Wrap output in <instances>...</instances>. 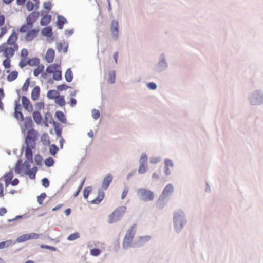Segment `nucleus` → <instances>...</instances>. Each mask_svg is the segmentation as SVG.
<instances>
[{
	"label": "nucleus",
	"mask_w": 263,
	"mask_h": 263,
	"mask_svg": "<svg viewBox=\"0 0 263 263\" xmlns=\"http://www.w3.org/2000/svg\"><path fill=\"white\" fill-rule=\"evenodd\" d=\"M128 189H125L123 192H122V196H121V198L122 199H124L126 196H127V194H128Z\"/></svg>",
	"instance_id": "69168bd1"
},
{
	"label": "nucleus",
	"mask_w": 263,
	"mask_h": 263,
	"mask_svg": "<svg viewBox=\"0 0 263 263\" xmlns=\"http://www.w3.org/2000/svg\"><path fill=\"white\" fill-rule=\"evenodd\" d=\"M56 117L58 120L62 123H65L66 122V119L64 113L61 111H57L56 112Z\"/></svg>",
	"instance_id": "7c9ffc66"
},
{
	"label": "nucleus",
	"mask_w": 263,
	"mask_h": 263,
	"mask_svg": "<svg viewBox=\"0 0 263 263\" xmlns=\"http://www.w3.org/2000/svg\"><path fill=\"white\" fill-rule=\"evenodd\" d=\"M22 101L23 107L29 112H31L33 110L32 105L30 100L25 96L22 97Z\"/></svg>",
	"instance_id": "2eb2a0df"
},
{
	"label": "nucleus",
	"mask_w": 263,
	"mask_h": 263,
	"mask_svg": "<svg viewBox=\"0 0 263 263\" xmlns=\"http://www.w3.org/2000/svg\"><path fill=\"white\" fill-rule=\"evenodd\" d=\"M151 239V237L149 236H143L140 237L137 240V243L138 246H142L144 243L148 242Z\"/></svg>",
	"instance_id": "b1692460"
},
{
	"label": "nucleus",
	"mask_w": 263,
	"mask_h": 263,
	"mask_svg": "<svg viewBox=\"0 0 263 263\" xmlns=\"http://www.w3.org/2000/svg\"><path fill=\"white\" fill-rule=\"evenodd\" d=\"M19 180L17 178H15L12 181H11L10 184L12 186H15L17 185L19 183Z\"/></svg>",
	"instance_id": "0e129e2a"
},
{
	"label": "nucleus",
	"mask_w": 263,
	"mask_h": 263,
	"mask_svg": "<svg viewBox=\"0 0 263 263\" xmlns=\"http://www.w3.org/2000/svg\"><path fill=\"white\" fill-rule=\"evenodd\" d=\"M44 9L50 10L51 7V4L50 2H45L43 4Z\"/></svg>",
	"instance_id": "4d7b16f0"
},
{
	"label": "nucleus",
	"mask_w": 263,
	"mask_h": 263,
	"mask_svg": "<svg viewBox=\"0 0 263 263\" xmlns=\"http://www.w3.org/2000/svg\"><path fill=\"white\" fill-rule=\"evenodd\" d=\"M138 194L141 199L144 201L152 200L154 198L153 192L145 189H139L138 190Z\"/></svg>",
	"instance_id": "1a4fd4ad"
},
{
	"label": "nucleus",
	"mask_w": 263,
	"mask_h": 263,
	"mask_svg": "<svg viewBox=\"0 0 263 263\" xmlns=\"http://www.w3.org/2000/svg\"><path fill=\"white\" fill-rule=\"evenodd\" d=\"M44 163L47 166L50 167L54 164V161L53 159L50 157L45 159Z\"/></svg>",
	"instance_id": "4c0bfd02"
},
{
	"label": "nucleus",
	"mask_w": 263,
	"mask_h": 263,
	"mask_svg": "<svg viewBox=\"0 0 263 263\" xmlns=\"http://www.w3.org/2000/svg\"><path fill=\"white\" fill-rule=\"evenodd\" d=\"M61 68V67L60 64H51L47 67L46 71L42 73V77L45 79H46L48 78V73L52 74Z\"/></svg>",
	"instance_id": "6e6552de"
},
{
	"label": "nucleus",
	"mask_w": 263,
	"mask_h": 263,
	"mask_svg": "<svg viewBox=\"0 0 263 263\" xmlns=\"http://www.w3.org/2000/svg\"><path fill=\"white\" fill-rule=\"evenodd\" d=\"M0 37H2L7 32V29L6 27H2L0 28Z\"/></svg>",
	"instance_id": "680f3d73"
},
{
	"label": "nucleus",
	"mask_w": 263,
	"mask_h": 263,
	"mask_svg": "<svg viewBox=\"0 0 263 263\" xmlns=\"http://www.w3.org/2000/svg\"><path fill=\"white\" fill-rule=\"evenodd\" d=\"M146 164H140V166L138 170V172L140 174H143L145 173L146 171Z\"/></svg>",
	"instance_id": "de8ad7c7"
},
{
	"label": "nucleus",
	"mask_w": 263,
	"mask_h": 263,
	"mask_svg": "<svg viewBox=\"0 0 263 263\" xmlns=\"http://www.w3.org/2000/svg\"><path fill=\"white\" fill-rule=\"evenodd\" d=\"M147 157L145 154H142L140 158L139 162L140 164H147Z\"/></svg>",
	"instance_id": "37998d69"
},
{
	"label": "nucleus",
	"mask_w": 263,
	"mask_h": 263,
	"mask_svg": "<svg viewBox=\"0 0 263 263\" xmlns=\"http://www.w3.org/2000/svg\"><path fill=\"white\" fill-rule=\"evenodd\" d=\"M55 102L60 106H63L66 104L64 96L60 95L55 98Z\"/></svg>",
	"instance_id": "2f4dec72"
},
{
	"label": "nucleus",
	"mask_w": 263,
	"mask_h": 263,
	"mask_svg": "<svg viewBox=\"0 0 263 263\" xmlns=\"http://www.w3.org/2000/svg\"><path fill=\"white\" fill-rule=\"evenodd\" d=\"M10 58H6L3 62V65L6 69H9L11 66V60H10Z\"/></svg>",
	"instance_id": "a19ab883"
},
{
	"label": "nucleus",
	"mask_w": 263,
	"mask_h": 263,
	"mask_svg": "<svg viewBox=\"0 0 263 263\" xmlns=\"http://www.w3.org/2000/svg\"><path fill=\"white\" fill-rule=\"evenodd\" d=\"M91 191L90 187H86L83 192V195L85 199H87Z\"/></svg>",
	"instance_id": "8fccbe9b"
},
{
	"label": "nucleus",
	"mask_w": 263,
	"mask_h": 263,
	"mask_svg": "<svg viewBox=\"0 0 263 263\" xmlns=\"http://www.w3.org/2000/svg\"><path fill=\"white\" fill-rule=\"evenodd\" d=\"M28 65V60L27 58H22L19 63V66L21 68H23Z\"/></svg>",
	"instance_id": "49530a36"
},
{
	"label": "nucleus",
	"mask_w": 263,
	"mask_h": 263,
	"mask_svg": "<svg viewBox=\"0 0 263 263\" xmlns=\"http://www.w3.org/2000/svg\"><path fill=\"white\" fill-rule=\"evenodd\" d=\"M68 47V44L65 42H57L56 44V48L59 52H66Z\"/></svg>",
	"instance_id": "6ab92c4d"
},
{
	"label": "nucleus",
	"mask_w": 263,
	"mask_h": 263,
	"mask_svg": "<svg viewBox=\"0 0 263 263\" xmlns=\"http://www.w3.org/2000/svg\"><path fill=\"white\" fill-rule=\"evenodd\" d=\"M44 69V66L43 64L37 65V67L34 70L33 74L37 77L40 74L43 73V71Z\"/></svg>",
	"instance_id": "473e14b6"
},
{
	"label": "nucleus",
	"mask_w": 263,
	"mask_h": 263,
	"mask_svg": "<svg viewBox=\"0 0 263 263\" xmlns=\"http://www.w3.org/2000/svg\"><path fill=\"white\" fill-rule=\"evenodd\" d=\"M92 116L95 120L98 119L100 117V112L97 109H93L92 110Z\"/></svg>",
	"instance_id": "09e8293b"
},
{
	"label": "nucleus",
	"mask_w": 263,
	"mask_h": 263,
	"mask_svg": "<svg viewBox=\"0 0 263 263\" xmlns=\"http://www.w3.org/2000/svg\"><path fill=\"white\" fill-rule=\"evenodd\" d=\"M51 17L50 15H45L41 20L40 23L41 25L46 26L48 25L51 21Z\"/></svg>",
	"instance_id": "f704fd0d"
},
{
	"label": "nucleus",
	"mask_w": 263,
	"mask_h": 263,
	"mask_svg": "<svg viewBox=\"0 0 263 263\" xmlns=\"http://www.w3.org/2000/svg\"><path fill=\"white\" fill-rule=\"evenodd\" d=\"M115 71H112L109 73V78L108 82L112 84L115 82Z\"/></svg>",
	"instance_id": "c03bdc74"
},
{
	"label": "nucleus",
	"mask_w": 263,
	"mask_h": 263,
	"mask_svg": "<svg viewBox=\"0 0 263 263\" xmlns=\"http://www.w3.org/2000/svg\"><path fill=\"white\" fill-rule=\"evenodd\" d=\"M110 30L115 39H117L119 33L118 22L116 20H112L110 26Z\"/></svg>",
	"instance_id": "ddd939ff"
},
{
	"label": "nucleus",
	"mask_w": 263,
	"mask_h": 263,
	"mask_svg": "<svg viewBox=\"0 0 263 263\" xmlns=\"http://www.w3.org/2000/svg\"><path fill=\"white\" fill-rule=\"evenodd\" d=\"M52 76L53 79L55 81L61 80L62 78L61 68L52 73Z\"/></svg>",
	"instance_id": "e433bc0d"
},
{
	"label": "nucleus",
	"mask_w": 263,
	"mask_h": 263,
	"mask_svg": "<svg viewBox=\"0 0 263 263\" xmlns=\"http://www.w3.org/2000/svg\"><path fill=\"white\" fill-rule=\"evenodd\" d=\"M14 117L17 120L20 119L21 121L24 120V116L21 112V105L20 104H16L14 108Z\"/></svg>",
	"instance_id": "f3484780"
},
{
	"label": "nucleus",
	"mask_w": 263,
	"mask_h": 263,
	"mask_svg": "<svg viewBox=\"0 0 263 263\" xmlns=\"http://www.w3.org/2000/svg\"><path fill=\"white\" fill-rule=\"evenodd\" d=\"M34 4L30 1H28L26 3V8H27V10L29 11L32 10L34 8Z\"/></svg>",
	"instance_id": "603ef678"
},
{
	"label": "nucleus",
	"mask_w": 263,
	"mask_h": 263,
	"mask_svg": "<svg viewBox=\"0 0 263 263\" xmlns=\"http://www.w3.org/2000/svg\"><path fill=\"white\" fill-rule=\"evenodd\" d=\"M33 122L30 117H26L24 123V126L22 127V131L25 133L27 130L33 129L32 128Z\"/></svg>",
	"instance_id": "f8f14e48"
},
{
	"label": "nucleus",
	"mask_w": 263,
	"mask_h": 263,
	"mask_svg": "<svg viewBox=\"0 0 263 263\" xmlns=\"http://www.w3.org/2000/svg\"><path fill=\"white\" fill-rule=\"evenodd\" d=\"M37 171V167L36 166H34L32 167V168H30L28 170L27 172H26L25 173V174L27 175L30 179H34L35 178V175Z\"/></svg>",
	"instance_id": "412c9836"
},
{
	"label": "nucleus",
	"mask_w": 263,
	"mask_h": 263,
	"mask_svg": "<svg viewBox=\"0 0 263 263\" xmlns=\"http://www.w3.org/2000/svg\"><path fill=\"white\" fill-rule=\"evenodd\" d=\"M147 86L151 89L155 90L157 88V85L153 82H150L147 84Z\"/></svg>",
	"instance_id": "13d9d810"
},
{
	"label": "nucleus",
	"mask_w": 263,
	"mask_h": 263,
	"mask_svg": "<svg viewBox=\"0 0 263 263\" xmlns=\"http://www.w3.org/2000/svg\"><path fill=\"white\" fill-rule=\"evenodd\" d=\"M39 238V234L35 233H32L30 234H23L20 236H19L16 239V242L17 243H21L25 241H26L30 239H37Z\"/></svg>",
	"instance_id": "9d476101"
},
{
	"label": "nucleus",
	"mask_w": 263,
	"mask_h": 263,
	"mask_svg": "<svg viewBox=\"0 0 263 263\" xmlns=\"http://www.w3.org/2000/svg\"><path fill=\"white\" fill-rule=\"evenodd\" d=\"M73 31V30H65V34L67 36H70L72 34Z\"/></svg>",
	"instance_id": "774afa93"
},
{
	"label": "nucleus",
	"mask_w": 263,
	"mask_h": 263,
	"mask_svg": "<svg viewBox=\"0 0 263 263\" xmlns=\"http://www.w3.org/2000/svg\"><path fill=\"white\" fill-rule=\"evenodd\" d=\"M28 54V50L26 49H23L21 51V55L22 58H27Z\"/></svg>",
	"instance_id": "6e6d98bb"
},
{
	"label": "nucleus",
	"mask_w": 263,
	"mask_h": 263,
	"mask_svg": "<svg viewBox=\"0 0 263 263\" xmlns=\"http://www.w3.org/2000/svg\"><path fill=\"white\" fill-rule=\"evenodd\" d=\"M104 197V193L102 190L98 191V196L96 198L92 200L91 203L98 204L101 202Z\"/></svg>",
	"instance_id": "aec40b11"
},
{
	"label": "nucleus",
	"mask_w": 263,
	"mask_h": 263,
	"mask_svg": "<svg viewBox=\"0 0 263 263\" xmlns=\"http://www.w3.org/2000/svg\"><path fill=\"white\" fill-rule=\"evenodd\" d=\"M42 185L45 187H48L49 186L50 182L48 179L44 178L42 180Z\"/></svg>",
	"instance_id": "5fc2aeb1"
},
{
	"label": "nucleus",
	"mask_w": 263,
	"mask_h": 263,
	"mask_svg": "<svg viewBox=\"0 0 263 263\" xmlns=\"http://www.w3.org/2000/svg\"><path fill=\"white\" fill-rule=\"evenodd\" d=\"M55 52L54 50L50 48L48 49L45 55V60L48 63H51L53 62L54 59Z\"/></svg>",
	"instance_id": "dca6fc26"
},
{
	"label": "nucleus",
	"mask_w": 263,
	"mask_h": 263,
	"mask_svg": "<svg viewBox=\"0 0 263 263\" xmlns=\"http://www.w3.org/2000/svg\"><path fill=\"white\" fill-rule=\"evenodd\" d=\"M165 164L166 167H173V164L172 161L170 159H166L165 160Z\"/></svg>",
	"instance_id": "bf43d9fd"
},
{
	"label": "nucleus",
	"mask_w": 263,
	"mask_h": 263,
	"mask_svg": "<svg viewBox=\"0 0 263 263\" xmlns=\"http://www.w3.org/2000/svg\"><path fill=\"white\" fill-rule=\"evenodd\" d=\"M65 78L67 82H70L72 81L73 79V73L70 68H68L66 70L65 73Z\"/></svg>",
	"instance_id": "cd10ccee"
},
{
	"label": "nucleus",
	"mask_w": 263,
	"mask_h": 263,
	"mask_svg": "<svg viewBox=\"0 0 263 263\" xmlns=\"http://www.w3.org/2000/svg\"><path fill=\"white\" fill-rule=\"evenodd\" d=\"M113 179L112 175L108 173L106 175L105 177L104 178L102 183V187L104 190H106L109 186V184L111 183Z\"/></svg>",
	"instance_id": "4468645a"
},
{
	"label": "nucleus",
	"mask_w": 263,
	"mask_h": 263,
	"mask_svg": "<svg viewBox=\"0 0 263 263\" xmlns=\"http://www.w3.org/2000/svg\"><path fill=\"white\" fill-rule=\"evenodd\" d=\"M40 88L39 86L35 87L31 92V98L33 100L35 101L36 100L40 95Z\"/></svg>",
	"instance_id": "393cba45"
},
{
	"label": "nucleus",
	"mask_w": 263,
	"mask_h": 263,
	"mask_svg": "<svg viewBox=\"0 0 263 263\" xmlns=\"http://www.w3.org/2000/svg\"><path fill=\"white\" fill-rule=\"evenodd\" d=\"M17 76L18 72L16 71H13L8 75L7 79L8 81L11 82L15 80Z\"/></svg>",
	"instance_id": "72a5a7b5"
},
{
	"label": "nucleus",
	"mask_w": 263,
	"mask_h": 263,
	"mask_svg": "<svg viewBox=\"0 0 263 263\" xmlns=\"http://www.w3.org/2000/svg\"><path fill=\"white\" fill-rule=\"evenodd\" d=\"M26 32V34L25 36V40L27 42L32 41L35 38H36L39 33V29H29Z\"/></svg>",
	"instance_id": "9b49d317"
},
{
	"label": "nucleus",
	"mask_w": 263,
	"mask_h": 263,
	"mask_svg": "<svg viewBox=\"0 0 263 263\" xmlns=\"http://www.w3.org/2000/svg\"><path fill=\"white\" fill-rule=\"evenodd\" d=\"M32 117L37 124H40L42 121V117L40 112L35 111L33 112Z\"/></svg>",
	"instance_id": "4be33fe9"
},
{
	"label": "nucleus",
	"mask_w": 263,
	"mask_h": 263,
	"mask_svg": "<svg viewBox=\"0 0 263 263\" xmlns=\"http://www.w3.org/2000/svg\"><path fill=\"white\" fill-rule=\"evenodd\" d=\"M68 88V86L66 84H62L58 86L57 89L59 91H62L64 90H66Z\"/></svg>",
	"instance_id": "052dcab7"
},
{
	"label": "nucleus",
	"mask_w": 263,
	"mask_h": 263,
	"mask_svg": "<svg viewBox=\"0 0 263 263\" xmlns=\"http://www.w3.org/2000/svg\"><path fill=\"white\" fill-rule=\"evenodd\" d=\"M174 222L176 231H180L184 224L186 223V220L184 218V214L182 211H178L175 213Z\"/></svg>",
	"instance_id": "7ed1b4c3"
},
{
	"label": "nucleus",
	"mask_w": 263,
	"mask_h": 263,
	"mask_svg": "<svg viewBox=\"0 0 263 263\" xmlns=\"http://www.w3.org/2000/svg\"><path fill=\"white\" fill-rule=\"evenodd\" d=\"M18 34L13 31L7 41L0 45V53L5 58H12L14 56L15 51L18 49L17 43Z\"/></svg>",
	"instance_id": "f257e3e1"
},
{
	"label": "nucleus",
	"mask_w": 263,
	"mask_h": 263,
	"mask_svg": "<svg viewBox=\"0 0 263 263\" xmlns=\"http://www.w3.org/2000/svg\"><path fill=\"white\" fill-rule=\"evenodd\" d=\"M7 210L5 208H0V216H3L7 213Z\"/></svg>",
	"instance_id": "338daca9"
},
{
	"label": "nucleus",
	"mask_w": 263,
	"mask_h": 263,
	"mask_svg": "<svg viewBox=\"0 0 263 263\" xmlns=\"http://www.w3.org/2000/svg\"><path fill=\"white\" fill-rule=\"evenodd\" d=\"M84 182H85V179H84V180L82 181V182H81V184H80V185H79V187H78V189L77 191L75 192V193H74V197H77V196L79 195V193H80V191L81 190L82 188V187H83V185H84Z\"/></svg>",
	"instance_id": "3c124183"
},
{
	"label": "nucleus",
	"mask_w": 263,
	"mask_h": 263,
	"mask_svg": "<svg viewBox=\"0 0 263 263\" xmlns=\"http://www.w3.org/2000/svg\"><path fill=\"white\" fill-rule=\"evenodd\" d=\"M49 151L50 154L54 156L57 153L59 148L55 144H52L50 146Z\"/></svg>",
	"instance_id": "58836bf2"
},
{
	"label": "nucleus",
	"mask_w": 263,
	"mask_h": 263,
	"mask_svg": "<svg viewBox=\"0 0 263 263\" xmlns=\"http://www.w3.org/2000/svg\"><path fill=\"white\" fill-rule=\"evenodd\" d=\"M90 253L92 256H97L100 254L101 251L98 249L94 248L90 250Z\"/></svg>",
	"instance_id": "a18cd8bd"
},
{
	"label": "nucleus",
	"mask_w": 263,
	"mask_h": 263,
	"mask_svg": "<svg viewBox=\"0 0 263 263\" xmlns=\"http://www.w3.org/2000/svg\"><path fill=\"white\" fill-rule=\"evenodd\" d=\"M59 96V92L55 90H50L47 93V97L49 99H55Z\"/></svg>",
	"instance_id": "c756f323"
},
{
	"label": "nucleus",
	"mask_w": 263,
	"mask_h": 263,
	"mask_svg": "<svg viewBox=\"0 0 263 263\" xmlns=\"http://www.w3.org/2000/svg\"><path fill=\"white\" fill-rule=\"evenodd\" d=\"M42 34L46 37H50L52 35L51 28L49 26L44 28L42 31Z\"/></svg>",
	"instance_id": "bb28decb"
},
{
	"label": "nucleus",
	"mask_w": 263,
	"mask_h": 263,
	"mask_svg": "<svg viewBox=\"0 0 263 263\" xmlns=\"http://www.w3.org/2000/svg\"><path fill=\"white\" fill-rule=\"evenodd\" d=\"M135 227L136 224L133 225L125 235L123 242V248L124 249H127L132 244L135 235L134 229Z\"/></svg>",
	"instance_id": "39448f33"
},
{
	"label": "nucleus",
	"mask_w": 263,
	"mask_h": 263,
	"mask_svg": "<svg viewBox=\"0 0 263 263\" xmlns=\"http://www.w3.org/2000/svg\"><path fill=\"white\" fill-rule=\"evenodd\" d=\"M66 23H67V21L64 17L61 16L58 17L57 23L59 29H62L63 28L64 25Z\"/></svg>",
	"instance_id": "c85d7f7f"
},
{
	"label": "nucleus",
	"mask_w": 263,
	"mask_h": 263,
	"mask_svg": "<svg viewBox=\"0 0 263 263\" xmlns=\"http://www.w3.org/2000/svg\"><path fill=\"white\" fill-rule=\"evenodd\" d=\"M40 13L38 12H33L26 18V23L23 25L19 29L21 33H25L33 27V24L38 19Z\"/></svg>",
	"instance_id": "f03ea898"
},
{
	"label": "nucleus",
	"mask_w": 263,
	"mask_h": 263,
	"mask_svg": "<svg viewBox=\"0 0 263 263\" xmlns=\"http://www.w3.org/2000/svg\"><path fill=\"white\" fill-rule=\"evenodd\" d=\"M126 208L121 207L116 210L109 216V222L112 223L115 221L119 220L125 212Z\"/></svg>",
	"instance_id": "0eeeda50"
},
{
	"label": "nucleus",
	"mask_w": 263,
	"mask_h": 263,
	"mask_svg": "<svg viewBox=\"0 0 263 263\" xmlns=\"http://www.w3.org/2000/svg\"><path fill=\"white\" fill-rule=\"evenodd\" d=\"M32 149L33 148L30 147H26L25 149V157L27 159L26 160L31 161V162H33V154L32 152Z\"/></svg>",
	"instance_id": "a878e982"
},
{
	"label": "nucleus",
	"mask_w": 263,
	"mask_h": 263,
	"mask_svg": "<svg viewBox=\"0 0 263 263\" xmlns=\"http://www.w3.org/2000/svg\"><path fill=\"white\" fill-rule=\"evenodd\" d=\"M29 85V80H27L23 84L22 87V90L24 91H26L28 90V87Z\"/></svg>",
	"instance_id": "864d4df0"
},
{
	"label": "nucleus",
	"mask_w": 263,
	"mask_h": 263,
	"mask_svg": "<svg viewBox=\"0 0 263 263\" xmlns=\"http://www.w3.org/2000/svg\"><path fill=\"white\" fill-rule=\"evenodd\" d=\"M46 197V194L45 193H42L40 196L37 197V202L39 204H43L44 199Z\"/></svg>",
	"instance_id": "ea45409f"
},
{
	"label": "nucleus",
	"mask_w": 263,
	"mask_h": 263,
	"mask_svg": "<svg viewBox=\"0 0 263 263\" xmlns=\"http://www.w3.org/2000/svg\"><path fill=\"white\" fill-rule=\"evenodd\" d=\"M173 191L174 188L173 185L171 184H168L164 189L162 192V195H163L164 197L167 196L170 194L172 193Z\"/></svg>",
	"instance_id": "5701e85b"
},
{
	"label": "nucleus",
	"mask_w": 263,
	"mask_h": 263,
	"mask_svg": "<svg viewBox=\"0 0 263 263\" xmlns=\"http://www.w3.org/2000/svg\"><path fill=\"white\" fill-rule=\"evenodd\" d=\"M40 60L37 58H33L28 60V65L31 66H35L39 65Z\"/></svg>",
	"instance_id": "c9c22d12"
},
{
	"label": "nucleus",
	"mask_w": 263,
	"mask_h": 263,
	"mask_svg": "<svg viewBox=\"0 0 263 263\" xmlns=\"http://www.w3.org/2000/svg\"><path fill=\"white\" fill-rule=\"evenodd\" d=\"M79 234L78 232H75L73 234H70L68 237L67 239L69 241H73L79 237Z\"/></svg>",
	"instance_id": "79ce46f5"
},
{
	"label": "nucleus",
	"mask_w": 263,
	"mask_h": 263,
	"mask_svg": "<svg viewBox=\"0 0 263 263\" xmlns=\"http://www.w3.org/2000/svg\"><path fill=\"white\" fill-rule=\"evenodd\" d=\"M30 163L31 161L25 160L23 163L21 160H18L15 165L14 171L17 174H21L23 172L25 173L30 169Z\"/></svg>",
	"instance_id": "423d86ee"
},
{
	"label": "nucleus",
	"mask_w": 263,
	"mask_h": 263,
	"mask_svg": "<svg viewBox=\"0 0 263 263\" xmlns=\"http://www.w3.org/2000/svg\"><path fill=\"white\" fill-rule=\"evenodd\" d=\"M37 133L34 129L29 130L25 138V143L26 147L34 148L35 147V141L37 140Z\"/></svg>",
	"instance_id": "20e7f679"
},
{
	"label": "nucleus",
	"mask_w": 263,
	"mask_h": 263,
	"mask_svg": "<svg viewBox=\"0 0 263 263\" xmlns=\"http://www.w3.org/2000/svg\"><path fill=\"white\" fill-rule=\"evenodd\" d=\"M13 177L14 174L12 170L10 171L8 173L5 174V175L3 176V178L5 181L6 187H7L9 185Z\"/></svg>",
	"instance_id": "a211bd4d"
},
{
	"label": "nucleus",
	"mask_w": 263,
	"mask_h": 263,
	"mask_svg": "<svg viewBox=\"0 0 263 263\" xmlns=\"http://www.w3.org/2000/svg\"><path fill=\"white\" fill-rule=\"evenodd\" d=\"M6 243L10 245L11 243V240H7L6 241H3L0 242V249L4 248Z\"/></svg>",
	"instance_id": "e2e57ef3"
}]
</instances>
